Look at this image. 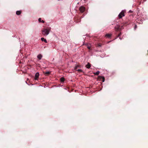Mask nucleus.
<instances>
[{
  "instance_id": "nucleus-1",
  "label": "nucleus",
  "mask_w": 148,
  "mask_h": 148,
  "mask_svg": "<svg viewBox=\"0 0 148 148\" xmlns=\"http://www.w3.org/2000/svg\"><path fill=\"white\" fill-rule=\"evenodd\" d=\"M49 30L47 29L44 28L42 30V33L44 35H47L49 33Z\"/></svg>"
},
{
  "instance_id": "nucleus-2",
  "label": "nucleus",
  "mask_w": 148,
  "mask_h": 148,
  "mask_svg": "<svg viewBox=\"0 0 148 148\" xmlns=\"http://www.w3.org/2000/svg\"><path fill=\"white\" fill-rule=\"evenodd\" d=\"M126 12V11L125 10H123L118 15V17L119 18H121L125 16V13Z\"/></svg>"
},
{
  "instance_id": "nucleus-3",
  "label": "nucleus",
  "mask_w": 148,
  "mask_h": 148,
  "mask_svg": "<svg viewBox=\"0 0 148 148\" xmlns=\"http://www.w3.org/2000/svg\"><path fill=\"white\" fill-rule=\"evenodd\" d=\"M114 29L116 32L120 31L121 30V29L120 28V26L119 25H117L115 27Z\"/></svg>"
},
{
  "instance_id": "nucleus-4",
  "label": "nucleus",
  "mask_w": 148,
  "mask_h": 148,
  "mask_svg": "<svg viewBox=\"0 0 148 148\" xmlns=\"http://www.w3.org/2000/svg\"><path fill=\"white\" fill-rule=\"evenodd\" d=\"M85 8L83 6H81L79 9L80 12L82 13L83 12L85 11Z\"/></svg>"
},
{
  "instance_id": "nucleus-5",
  "label": "nucleus",
  "mask_w": 148,
  "mask_h": 148,
  "mask_svg": "<svg viewBox=\"0 0 148 148\" xmlns=\"http://www.w3.org/2000/svg\"><path fill=\"white\" fill-rule=\"evenodd\" d=\"M39 73H37L35 75V78H34L35 79L37 80L39 77Z\"/></svg>"
},
{
  "instance_id": "nucleus-6",
  "label": "nucleus",
  "mask_w": 148,
  "mask_h": 148,
  "mask_svg": "<svg viewBox=\"0 0 148 148\" xmlns=\"http://www.w3.org/2000/svg\"><path fill=\"white\" fill-rule=\"evenodd\" d=\"M42 57V56L41 54H38L37 56V58L39 60H41Z\"/></svg>"
},
{
  "instance_id": "nucleus-7",
  "label": "nucleus",
  "mask_w": 148,
  "mask_h": 148,
  "mask_svg": "<svg viewBox=\"0 0 148 148\" xmlns=\"http://www.w3.org/2000/svg\"><path fill=\"white\" fill-rule=\"evenodd\" d=\"M44 74L46 75V76H48L50 74L51 72L49 71H47L46 72H43Z\"/></svg>"
},
{
  "instance_id": "nucleus-8",
  "label": "nucleus",
  "mask_w": 148,
  "mask_h": 148,
  "mask_svg": "<svg viewBox=\"0 0 148 148\" xmlns=\"http://www.w3.org/2000/svg\"><path fill=\"white\" fill-rule=\"evenodd\" d=\"M90 66V64L89 62H88L86 66V67L88 69H89Z\"/></svg>"
},
{
  "instance_id": "nucleus-9",
  "label": "nucleus",
  "mask_w": 148,
  "mask_h": 148,
  "mask_svg": "<svg viewBox=\"0 0 148 148\" xmlns=\"http://www.w3.org/2000/svg\"><path fill=\"white\" fill-rule=\"evenodd\" d=\"M111 34H106L105 36V37H107L108 38H110L112 36Z\"/></svg>"
},
{
  "instance_id": "nucleus-10",
  "label": "nucleus",
  "mask_w": 148,
  "mask_h": 148,
  "mask_svg": "<svg viewBox=\"0 0 148 148\" xmlns=\"http://www.w3.org/2000/svg\"><path fill=\"white\" fill-rule=\"evenodd\" d=\"M41 40L42 41H44L45 43H47V40L44 38H41Z\"/></svg>"
},
{
  "instance_id": "nucleus-11",
  "label": "nucleus",
  "mask_w": 148,
  "mask_h": 148,
  "mask_svg": "<svg viewBox=\"0 0 148 148\" xmlns=\"http://www.w3.org/2000/svg\"><path fill=\"white\" fill-rule=\"evenodd\" d=\"M21 13V11H17L16 12V14L17 15H19Z\"/></svg>"
},
{
  "instance_id": "nucleus-12",
  "label": "nucleus",
  "mask_w": 148,
  "mask_h": 148,
  "mask_svg": "<svg viewBox=\"0 0 148 148\" xmlns=\"http://www.w3.org/2000/svg\"><path fill=\"white\" fill-rule=\"evenodd\" d=\"M102 77L101 76H99L98 78V79L99 81H101L102 80Z\"/></svg>"
},
{
  "instance_id": "nucleus-13",
  "label": "nucleus",
  "mask_w": 148,
  "mask_h": 148,
  "mask_svg": "<svg viewBox=\"0 0 148 148\" xmlns=\"http://www.w3.org/2000/svg\"><path fill=\"white\" fill-rule=\"evenodd\" d=\"M60 80L61 82H63L65 81L64 78L63 77H62L60 79Z\"/></svg>"
},
{
  "instance_id": "nucleus-14",
  "label": "nucleus",
  "mask_w": 148,
  "mask_h": 148,
  "mask_svg": "<svg viewBox=\"0 0 148 148\" xmlns=\"http://www.w3.org/2000/svg\"><path fill=\"white\" fill-rule=\"evenodd\" d=\"M99 73V71H97L95 73H94L93 74L94 75H98Z\"/></svg>"
},
{
  "instance_id": "nucleus-15",
  "label": "nucleus",
  "mask_w": 148,
  "mask_h": 148,
  "mask_svg": "<svg viewBox=\"0 0 148 148\" xmlns=\"http://www.w3.org/2000/svg\"><path fill=\"white\" fill-rule=\"evenodd\" d=\"M121 33L120 32V33L118 34V35L117 36H116V37L115 38V39H116L117 38L119 37L120 36H121Z\"/></svg>"
},
{
  "instance_id": "nucleus-16",
  "label": "nucleus",
  "mask_w": 148,
  "mask_h": 148,
  "mask_svg": "<svg viewBox=\"0 0 148 148\" xmlns=\"http://www.w3.org/2000/svg\"><path fill=\"white\" fill-rule=\"evenodd\" d=\"M80 65H77V66H76L75 68V70H76L78 68H80Z\"/></svg>"
},
{
  "instance_id": "nucleus-17",
  "label": "nucleus",
  "mask_w": 148,
  "mask_h": 148,
  "mask_svg": "<svg viewBox=\"0 0 148 148\" xmlns=\"http://www.w3.org/2000/svg\"><path fill=\"white\" fill-rule=\"evenodd\" d=\"M77 71L78 72H83V71L82 69H79L77 70Z\"/></svg>"
},
{
  "instance_id": "nucleus-18",
  "label": "nucleus",
  "mask_w": 148,
  "mask_h": 148,
  "mask_svg": "<svg viewBox=\"0 0 148 148\" xmlns=\"http://www.w3.org/2000/svg\"><path fill=\"white\" fill-rule=\"evenodd\" d=\"M102 81L103 82H104L105 81V77H102Z\"/></svg>"
},
{
  "instance_id": "nucleus-19",
  "label": "nucleus",
  "mask_w": 148,
  "mask_h": 148,
  "mask_svg": "<svg viewBox=\"0 0 148 148\" xmlns=\"http://www.w3.org/2000/svg\"><path fill=\"white\" fill-rule=\"evenodd\" d=\"M41 18H39V19H38V21H39V22H41Z\"/></svg>"
},
{
  "instance_id": "nucleus-20",
  "label": "nucleus",
  "mask_w": 148,
  "mask_h": 148,
  "mask_svg": "<svg viewBox=\"0 0 148 148\" xmlns=\"http://www.w3.org/2000/svg\"><path fill=\"white\" fill-rule=\"evenodd\" d=\"M101 44H98L97 45V46L101 47Z\"/></svg>"
},
{
  "instance_id": "nucleus-21",
  "label": "nucleus",
  "mask_w": 148,
  "mask_h": 148,
  "mask_svg": "<svg viewBox=\"0 0 148 148\" xmlns=\"http://www.w3.org/2000/svg\"><path fill=\"white\" fill-rule=\"evenodd\" d=\"M87 48L89 50L90 49V47L89 46H88L87 47Z\"/></svg>"
},
{
  "instance_id": "nucleus-22",
  "label": "nucleus",
  "mask_w": 148,
  "mask_h": 148,
  "mask_svg": "<svg viewBox=\"0 0 148 148\" xmlns=\"http://www.w3.org/2000/svg\"><path fill=\"white\" fill-rule=\"evenodd\" d=\"M137 25H135V27H134V28L135 29L136 28H137Z\"/></svg>"
},
{
  "instance_id": "nucleus-23",
  "label": "nucleus",
  "mask_w": 148,
  "mask_h": 148,
  "mask_svg": "<svg viewBox=\"0 0 148 148\" xmlns=\"http://www.w3.org/2000/svg\"><path fill=\"white\" fill-rule=\"evenodd\" d=\"M41 22H42V23H44L45 22V21L43 20H42L41 21Z\"/></svg>"
},
{
  "instance_id": "nucleus-24",
  "label": "nucleus",
  "mask_w": 148,
  "mask_h": 148,
  "mask_svg": "<svg viewBox=\"0 0 148 148\" xmlns=\"http://www.w3.org/2000/svg\"><path fill=\"white\" fill-rule=\"evenodd\" d=\"M120 28L121 29V30L122 29H123V26H120Z\"/></svg>"
},
{
  "instance_id": "nucleus-25",
  "label": "nucleus",
  "mask_w": 148,
  "mask_h": 148,
  "mask_svg": "<svg viewBox=\"0 0 148 148\" xmlns=\"http://www.w3.org/2000/svg\"><path fill=\"white\" fill-rule=\"evenodd\" d=\"M115 35H116L117 34V32H116V33H115Z\"/></svg>"
},
{
  "instance_id": "nucleus-26",
  "label": "nucleus",
  "mask_w": 148,
  "mask_h": 148,
  "mask_svg": "<svg viewBox=\"0 0 148 148\" xmlns=\"http://www.w3.org/2000/svg\"><path fill=\"white\" fill-rule=\"evenodd\" d=\"M111 41H109L108 42V43H109V42H110Z\"/></svg>"
},
{
  "instance_id": "nucleus-27",
  "label": "nucleus",
  "mask_w": 148,
  "mask_h": 148,
  "mask_svg": "<svg viewBox=\"0 0 148 148\" xmlns=\"http://www.w3.org/2000/svg\"><path fill=\"white\" fill-rule=\"evenodd\" d=\"M119 38L121 39V38H120V37Z\"/></svg>"
}]
</instances>
